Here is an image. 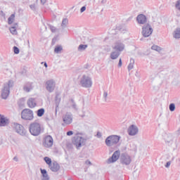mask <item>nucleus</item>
Here are the masks:
<instances>
[{"label": "nucleus", "mask_w": 180, "mask_h": 180, "mask_svg": "<svg viewBox=\"0 0 180 180\" xmlns=\"http://www.w3.org/2000/svg\"><path fill=\"white\" fill-rule=\"evenodd\" d=\"M29 131L32 136L37 137V136H40L41 133H43V128L40 123L34 122L30 124Z\"/></svg>", "instance_id": "f257e3e1"}, {"label": "nucleus", "mask_w": 180, "mask_h": 180, "mask_svg": "<svg viewBox=\"0 0 180 180\" xmlns=\"http://www.w3.org/2000/svg\"><path fill=\"white\" fill-rule=\"evenodd\" d=\"M13 80H9L7 83L4 84L1 93V99H8L9 94H11V88H13Z\"/></svg>", "instance_id": "f03ea898"}, {"label": "nucleus", "mask_w": 180, "mask_h": 180, "mask_svg": "<svg viewBox=\"0 0 180 180\" xmlns=\"http://www.w3.org/2000/svg\"><path fill=\"white\" fill-rule=\"evenodd\" d=\"M21 119H22V120H33V119H34L33 110L29 108L22 110L21 112Z\"/></svg>", "instance_id": "7ed1b4c3"}, {"label": "nucleus", "mask_w": 180, "mask_h": 180, "mask_svg": "<svg viewBox=\"0 0 180 180\" xmlns=\"http://www.w3.org/2000/svg\"><path fill=\"white\" fill-rule=\"evenodd\" d=\"M120 141V136L117 135H111L106 138L105 144L108 147H112V146H115Z\"/></svg>", "instance_id": "20e7f679"}, {"label": "nucleus", "mask_w": 180, "mask_h": 180, "mask_svg": "<svg viewBox=\"0 0 180 180\" xmlns=\"http://www.w3.org/2000/svg\"><path fill=\"white\" fill-rule=\"evenodd\" d=\"M80 85L82 88H91L92 86V79L89 76L84 75L80 79Z\"/></svg>", "instance_id": "39448f33"}, {"label": "nucleus", "mask_w": 180, "mask_h": 180, "mask_svg": "<svg viewBox=\"0 0 180 180\" xmlns=\"http://www.w3.org/2000/svg\"><path fill=\"white\" fill-rule=\"evenodd\" d=\"M45 88L49 94L54 92L56 89V81L53 79L47 80L45 82Z\"/></svg>", "instance_id": "423d86ee"}, {"label": "nucleus", "mask_w": 180, "mask_h": 180, "mask_svg": "<svg viewBox=\"0 0 180 180\" xmlns=\"http://www.w3.org/2000/svg\"><path fill=\"white\" fill-rule=\"evenodd\" d=\"M141 33L143 37H150L153 34V27H151L150 24H146L142 27Z\"/></svg>", "instance_id": "0eeeda50"}, {"label": "nucleus", "mask_w": 180, "mask_h": 180, "mask_svg": "<svg viewBox=\"0 0 180 180\" xmlns=\"http://www.w3.org/2000/svg\"><path fill=\"white\" fill-rule=\"evenodd\" d=\"M120 163L122 165H130V164H131V157L127 153H122Z\"/></svg>", "instance_id": "6e6552de"}, {"label": "nucleus", "mask_w": 180, "mask_h": 180, "mask_svg": "<svg viewBox=\"0 0 180 180\" xmlns=\"http://www.w3.org/2000/svg\"><path fill=\"white\" fill-rule=\"evenodd\" d=\"M13 126L16 133L20 134V136H26V129H25L22 124L15 122L13 124Z\"/></svg>", "instance_id": "1a4fd4ad"}, {"label": "nucleus", "mask_w": 180, "mask_h": 180, "mask_svg": "<svg viewBox=\"0 0 180 180\" xmlns=\"http://www.w3.org/2000/svg\"><path fill=\"white\" fill-rule=\"evenodd\" d=\"M86 142V139H84L82 136H77L75 138L73 143L76 146L77 148H79L82 147V146H85Z\"/></svg>", "instance_id": "9d476101"}, {"label": "nucleus", "mask_w": 180, "mask_h": 180, "mask_svg": "<svg viewBox=\"0 0 180 180\" xmlns=\"http://www.w3.org/2000/svg\"><path fill=\"white\" fill-rule=\"evenodd\" d=\"M53 137H51L50 135H48L44 139L43 146L46 148H50V147H53Z\"/></svg>", "instance_id": "9b49d317"}, {"label": "nucleus", "mask_w": 180, "mask_h": 180, "mask_svg": "<svg viewBox=\"0 0 180 180\" xmlns=\"http://www.w3.org/2000/svg\"><path fill=\"white\" fill-rule=\"evenodd\" d=\"M119 157H120V151L116 150L115 152H114L111 158H108V164H112V162H116V161L119 160Z\"/></svg>", "instance_id": "f8f14e48"}, {"label": "nucleus", "mask_w": 180, "mask_h": 180, "mask_svg": "<svg viewBox=\"0 0 180 180\" xmlns=\"http://www.w3.org/2000/svg\"><path fill=\"white\" fill-rule=\"evenodd\" d=\"M63 121L65 124H71V123H72V114L67 112L65 115H63Z\"/></svg>", "instance_id": "ddd939ff"}, {"label": "nucleus", "mask_w": 180, "mask_h": 180, "mask_svg": "<svg viewBox=\"0 0 180 180\" xmlns=\"http://www.w3.org/2000/svg\"><path fill=\"white\" fill-rule=\"evenodd\" d=\"M139 133V128L137 126L132 124L128 128L129 136H136Z\"/></svg>", "instance_id": "4468645a"}, {"label": "nucleus", "mask_w": 180, "mask_h": 180, "mask_svg": "<svg viewBox=\"0 0 180 180\" xmlns=\"http://www.w3.org/2000/svg\"><path fill=\"white\" fill-rule=\"evenodd\" d=\"M136 22H138L139 25H145V23H147V16L144 14L138 15L136 17Z\"/></svg>", "instance_id": "2eb2a0df"}, {"label": "nucleus", "mask_w": 180, "mask_h": 180, "mask_svg": "<svg viewBox=\"0 0 180 180\" xmlns=\"http://www.w3.org/2000/svg\"><path fill=\"white\" fill-rule=\"evenodd\" d=\"M49 168L52 172H58V171H60V165L58 162L53 161L51 165L49 166Z\"/></svg>", "instance_id": "dca6fc26"}, {"label": "nucleus", "mask_w": 180, "mask_h": 180, "mask_svg": "<svg viewBox=\"0 0 180 180\" xmlns=\"http://www.w3.org/2000/svg\"><path fill=\"white\" fill-rule=\"evenodd\" d=\"M28 107L33 109L37 106V101L34 98H30L27 101Z\"/></svg>", "instance_id": "f3484780"}, {"label": "nucleus", "mask_w": 180, "mask_h": 180, "mask_svg": "<svg viewBox=\"0 0 180 180\" xmlns=\"http://www.w3.org/2000/svg\"><path fill=\"white\" fill-rule=\"evenodd\" d=\"M7 124H9V120L0 114V127H5Z\"/></svg>", "instance_id": "a211bd4d"}, {"label": "nucleus", "mask_w": 180, "mask_h": 180, "mask_svg": "<svg viewBox=\"0 0 180 180\" xmlns=\"http://www.w3.org/2000/svg\"><path fill=\"white\" fill-rule=\"evenodd\" d=\"M114 50L120 53V51H123L124 50V44L117 41L115 43V46L113 47Z\"/></svg>", "instance_id": "6ab92c4d"}, {"label": "nucleus", "mask_w": 180, "mask_h": 180, "mask_svg": "<svg viewBox=\"0 0 180 180\" xmlns=\"http://www.w3.org/2000/svg\"><path fill=\"white\" fill-rule=\"evenodd\" d=\"M32 89H33V83L32 82H27L23 86L25 92H30Z\"/></svg>", "instance_id": "aec40b11"}, {"label": "nucleus", "mask_w": 180, "mask_h": 180, "mask_svg": "<svg viewBox=\"0 0 180 180\" xmlns=\"http://www.w3.org/2000/svg\"><path fill=\"white\" fill-rule=\"evenodd\" d=\"M60 102H61V98H60V96L57 94L55 98V105H56V108H55V113L57 115V110H58V106H60Z\"/></svg>", "instance_id": "412c9836"}, {"label": "nucleus", "mask_w": 180, "mask_h": 180, "mask_svg": "<svg viewBox=\"0 0 180 180\" xmlns=\"http://www.w3.org/2000/svg\"><path fill=\"white\" fill-rule=\"evenodd\" d=\"M116 30H118L121 33H125V32H127V29L123 25H117L116 27Z\"/></svg>", "instance_id": "4be33fe9"}, {"label": "nucleus", "mask_w": 180, "mask_h": 180, "mask_svg": "<svg viewBox=\"0 0 180 180\" xmlns=\"http://www.w3.org/2000/svg\"><path fill=\"white\" fill-rule=\"evenodd\" d=\"M120 56V52L115 51L110 53V58L112 60H116Z\"/></svg>", "instance_id": "5701e85b"}, {"label": "nucleus", "mask_w": 180, "mask_h": 180, "mask_svg": "<svg viewBox=\"0 0 180 180\" xmlns=\"http://www.w3.org/2000/svg\"><path fill=\"white\" fill-rule=\"evenodd\" d=\"M61 51H63V46L61 45L55 46L54 53H56V54H60Z\"/></svg>", "instance_id": "b1692460"}, {"label": "nucleus", "mask_w": 180, "mask_h": 180, "mask_svg": "<svg viewBox=\"0 0 180 180\" xmlns=\"http://www.w3.org/2000/svg\"><path fill=\"white\" fill-rule=\"evenodd\" d=\"M45 112H46V110H44V108H40V109L37 110V115L38 116V117H41V116H43L44 115Z\"/></svg>", "instance_id": "393cba45"}, {"label": "nucleus", "mask_w": 180, "mask_h": 180, "mask_svg": "<svg viewBox=\"0 0 180 180\" xmlns=\"http://www.w3.org/2000/svg\"><path fill=\"white\" fill-rule=\"evenodd\" d=\"M134 67V59L131 58L130 63L127 66L128 70L131 71V70H133Z\"/></svg>", "instance_id": "a878e982"}, {"label": "nucleus", "mask_w": 180, "mask_h": 180, "mask_svg": "<svg viewBox=\"0 0 180 180\" xmlns=\"http://www.w3.org/2000/svg\"><path fill=\"white\" fill-rule=\"evenodd\" d=\"M67 25H68V18H63L61 23V27H63V29H65V27H67Z\"/></svg>", "instance_id": "bb28decb"}, {"label": "nucleus", "mask_w": 180, "mask_h": 180, "mask_svg": "<svg viewBox=\"0 0 180 180\" xmlns=\"http://www.w3.org/2000/svg\"><path fill=\"white\" fill-rule=\"evenodd\" d=\"M41 174L43 178H49V174H47V170L46 169H40Z\"/></svg>", "instance_id": "cd10ccee"}, {"label": "nucleus", "mask_w": 180, "mask_h": 180, "mask_svg": "<svg viewBox=\"0 0 180 180\" xmlns=\"http://www.w3.org/2000/svg\"><path fill=\"white\" fill-rule=\"evenodd\" d=\"M174 39H180V28L176 29L174 34Z\"/></svg>", "instance_id": "c85d7f7f"}, {"label": "nucleus", "mask_w": 180, "mask_h": 180, "mask_svg": "<svg viewBox=\"0 0 180 180\" xmlns=\"http://www.w3.org/2000/svg\"><path fill=\"white\" fill-rule=\"evenodd\" d=\"M86 49H88V45H86V44H80L78 46L79 51H84V50H86Z\"/></svg>", "instance_id": "c756f323"}, {"label": "nucleus", "mask_w": 180, "mask_h": 180, "mask_svg": "<svg viewBox=\"0 0 180 180\" xmlns=\"http://www.w3.org/2000/svg\"><path fill=\"white\" fill-rule=\"evenodd\" d=\"M15 20V14H11V16L8 18V25H12Z\"/></svg>", "instance_id": "7c9ffc66"}, {"label": "nucleus", "mask_w": 180, "mask_h": 180, "mask_svg": "<svg viewBox=\"0 0 180 180\" xmlns=\"http://www.w3.org/2000/svg\"><path fill=\"white\" fill-rule=\"evenodd\" d=\"M44 160L45 161L46 164H47V165L51 166L52 164V161H51V158H49V157H45L44 158Z\"/></svg>", "instance_id": "2f4dec72"}, {"label": "nucleus", "mask_w": 180, "mask_h": 180, "mask_svg": "<svg viewBox=\"0 0 180 180\" xmlns=\"http://www.w3.org/2000/svg\"><path fill=\"white\" fill-rule=\"evenodd\" d=\"M70 101L72 102V108L74 109V110H78V107L77 105V103H75V101L74 99H70Z\"/></svg>", "instance_id": "473e14b6"}, {"label": "nucleus", "mask_w": 180, "mask_h": 180, "mask_svg": "<svg viewBox=\"0 0 180 180\" xmlns=\"http://www.w3.org/2000/svg\"><path fill=\"white\" fill-rule=\"evenodd\" d=\"M10 32L12 33V34H17L18 31L16 30V26L10 27Z\"/></svg>", "instance_id": "72a5a7b5"}, {"label": "nucleus", "mask_w": 180, "mask_h": 180, "mask_svg": "<svg viewBox=\"0 0 180 180\" xmlns=\"http://www.w3.org/2000/svg\"><path fill=\"white\" fill-rule=\"evenodd\" d=\"M152 50H155V51H161V47L157 46V45H153L151 46Z\"/></svg>", "instance_id": "f704fd0d"}, {"label": "nucleus", "mask_w": 180, "mask_h": 180, "mask_svg": "<svg viewBox=\"0 0 180 180\" xmlns=\"http://www.w3.org/2000/svg\"><path fill=\"white\" fill-rule=\"evenodd\" d=\"M169 109L170 112H174L175 110V104L170 103L169 105Z\"/></svg>", "instance_id": "c9c22d12"}, {"label": "nucleus", "mask_w": 180, "mask_h": 180, "mask_svg": "<svg viewBox=\"0 0 180 180\" xmlns=\"http://www.w3.org/2000/svg\"><path fill=\"white\" fill-rule=\"evenodd\" d=\"M13 49L14 54H19V53H20V50L17 46H13Z\"/></svg>", "instance_id": "e433bc0d"}, {"label": "nucleus", "mask_w": 180, "mask_h": 180, "mask_svg": "<svg viewBox=\"0 0 180 180\" xmlns=\"http://www.w3.org/2000/svg\"><path fill=\"white\" fill-rule=\"evenodd\" d=\"M49 28H50L51 31L52 32V33H56V32L57 31V28H56V27H54L53 25H49Z\"/></svg>", "instance_id": "4c0bfd02"}, {"label": "nucleus", "mask_w": 180, "mask_h": 180, "mask_svg": "<svg viewBox=\"0 0 180 180\" xmlns=\"http://www.w3.org/2000/svg\"><path fill=\"white\" fill-rule=\"evenodd\" d=\"M85 11H86V6H82L81 8H80V13H83V12H85Z\"/></svg>", "instance_id": "58836bf2"}, {"label": "nucleus", "mask_w": 180, "mask_h": 180, "mask_svg": "<svg viewBox=\"0 0 180 180\" xmlns=\"http://www.w3.org/2000/svg\"><path fill=\"white\" fill-rule=\"evenodd\" d=\"M30 8L32 9V11H36V5L34 4L30 5Z\"/></svg>", "instance_id": "ea45409f"}, {"label": "nucleus", "mask_w": 180, "mask_h": 180, "mask_svg": "<svg viewBox=\"0 0 180 180\" xmlns=\"http://www.w3.org/2000/svg\"><path fill=\"white\" fill-rule=\"evenodd\" d=\"M96 137L98 139H101V137H102V133L98 131L97 134H96Z\"/></svg>", "instance_id": "a19ab883"}, {"label": "nucleus", "mask_w": 180, "mask_h": 180, "mask_svg": "<svg viewBox=\"0 0 180 180\" xmlns=\"http://www.w3.org/2000/svg\"><path fill=\"white\" fill-rule=\"evenodd\" d=\"M85 164L86 165H92V162H91V161H89V160H86Z\"/></svg>", "instance_id": "79ce46f5"}, {"label": "nucleus", "mask_w": 180, "mask_h": 180, "mask_svg": "<svg viewBox=\"0 0 180 180\" xmlns=\"http://www.w3.org/2000/svg\"><path fill=\"white\" fill-rule=\"evenodd\" d=\"M74 134V131H69L67 132V136H72Z\"/></svg>", "instance_id": "37998d69"}, {"label": "nucleus", "mask_w": 180, "mask_h": 180, "mask_svg": "<svg viewBox=\"0 0 180 180\" xmlns=\"http://www.w3.org/2000/svg\"><path fill=\"white\" fill-rule=\"evenodd\" d=\"M103 98H105V101H106V98H108V92L107 91H104Z\"/></svg>", "instance_id": "c03bdc74"}, {"label": "nucleus", "mask_w": 180, "mask_h": 180, "mask_svg": "<svg viewBox=\"0 0 180 180\" xmlns=\"http://www.w3.org/2000/svg\"><path fill=\"white\" fill-rule=\"evenodd\" d=\"M171 165V162H167L166 165H165V167L166 168H169V167Z\"/></svg>", "instance_id": "a18cd8bd"}, {"label": "nucleus", "mask_w": 180, "mask_h": 180, "mask_svg": "<svg viewBox=\"0 0 180 180\" xmlns=\"http://www.w3.org/2000/svg\"><path fill=\"white\" fill-rule=\"evenodd\" d=\"M122 58H120V60H119V63H118V67H122Z\"/></svg>", "instance_id": "49530a36"}, {"label": "nucleus", "mask_w": 180, "mask_h": 180, "mask_svg": "<svg viewBox=\"0 0 180 180\" xmlns=\"http://www.w3.org/2000/svg\"><path fill=\"white\" fill-rule=\"evenodd\" d=\"M0 15L3 18H5V13H4L2 11H0Z\"/></svg>", "instance_id": "de8ad7c7"}, {"label": "nucleus", "mask_w": 180, "mask_h": 180, "mask_svg": "<svg viewBox=\"0 0 180 180\" xmlns=\"http://www.w3.org/2000/svg\"><path fill=\"white\" fill-rule=\"evenodd\" d=\"M56 41H57V37H56L53 38L52 43H56Z\"/></svg>", "instance_id": "09e8293b"}, {"label": "nucleus", "mask_w": 180, "mask_h": 180, "mask_svg": "<svg viewBox=\"0 0 180 180\" xmlns=\"http://www.w3.org/2000/svg\"><path fill=\"white\" fill-rule=\"evenodd\" d=\"M14 161H15L16 162H18V161H19V159L18 158V157H14L13 159Z\"/></svg>", "instance_id": "8fccbe9b"}, {"label": "nucleus", "mask_w": 180, "mask_h": 180, "mask_svg": "<svg viewBox=\"0 0 180 180\" xmlns=\"http://www.w3.org/2000/svg\"><path fill=\"white\" fill-rule=\"evenodd\" d=\"M41 180H50V177H43Z\"/></svg>", "instance_id": "3c124183"}, {"label": "nucleus", "mask_w": 180, "mask_h": 180, "mask_svg": "<svg viewBox=\"0 0 180 180\" xmlns=\"http://www.w3.org/2000/svg\"><path fill=\"white\" fill-rule=\"evenodd\" d=\"M47 0H41V4L44 5V4L46 2Z\"/></svg>", "instance_id": "603ef678"}, {"label": "nucleus", "mask_w": 180, "mask_h": 180, "mask_svg": "<svg viewBox=\"0 0 180 180\" xmlns=\"http://www.w3.org/2000/svg\"><path fill=\"white\" fill-rule=\"evenodd\" d=\"M44 67L46 68H47V67H49V65H47V63H44Z\"/></svg>", "instance_id": "864d4df0"}, {"label": "nucleus", "mask_w": 180, "mask_h": 180, "mask_svg": "<svg viewBox=\"0 0 180 180\" xmlns=\"http://www.w3.org/2000/svg\"><path fill=\"white\" fill-rule=\"evenodd\" d=\"M166 143H167L168 144L172 143V141H165Z\"/></svg>", "instance_id": "5fc2aeb1"}, {"label": "nucleus", "mask_w": 180, "mask_h": 180, "mask_svg": "<svg viewBox=\"0 0 180 180\" xmlns=\"http://www.w3.org/2000/svg\"><path fill=\"white\" fill-rule=\"evenodd\" d=\"M106 2V0H102L101 4H105Z\"/></svg>", "instance_id": "6e6d98bb"}, {"label": "nucleus", "mask_w": 180, "mask_h": 180, "mask_svg": "<svg viewBox=\"0 0 180 180\" xmlns=\"http://www.w3.org/2000/svg\"><path fill=\"white\" fill-rule=\"evenodd\" d=\"M82 117H85V115H82Z\"/></svg>", "instance_id": "4d7b16f0"}, {"label": "nucleus", "mask_w": 180, "mask_h": 180, "mask_svg": "<svg viewBox=\"0 0 180 180\" xmlns=\"http://www.w3.org/2000/svg\"><path fill=\"white\" fill-rule=\"evenodd\" d=\"M15 26H18V23H15Z\"/></svg>", "instance_id": "13d9d810"}, {"label": "nucleus", "mask_w": 180, "mask_h": 180, "mask_svg": "<svg viewBox=\"0 0 180 180\" xmlns=\"http://www.w3.org/2000/svg\"><path fill=\"white\" fill-rule=\"evenodd\" d=\"M18 105H20V103L18 102Z\"/></svg>", "instance_id": "bf43d9fd"}]
</instances>
